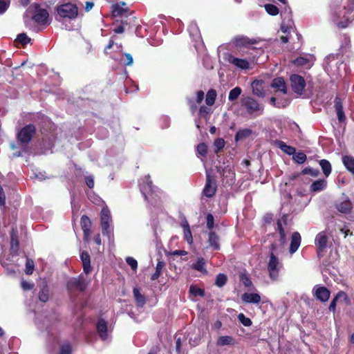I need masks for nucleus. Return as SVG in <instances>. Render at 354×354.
Instances as JSON below:
<instances>
[{"label":"nucleus","instance_id":"44","mask_svg":"<svg viewBox=\"0 0 354 354\" xmlns=\"http://www.w3.org/2000/svg\"><path fill=\"white\" fill-rule=\"evenodd\" d=\"M264 8L267 13L272 16H276L279 12V8L274 4L267 3Z\"/></svg>","mask_w":354,"mask_h":354},{"label":"nucleus","instance_id":"2","mask_svg":"<svg viewBox=\"0 0 354 354\" xmlns=\"http://www.w3.org/2000/svg\"><path fill=\"white\" fill-rule=\"evenodd\" d=\"M57 19L59 21L64 19H74L77 17L78 9L75 4L64 3L57 8Z\"/></svg>","mask_w":354,"mask_h":354},{"label":"nucleus","instance_id":"12","mask_svg":"<svg viewBox=\"0 0 354 354\" xmlns=\"http://www.w3.org/2000/svg\"><path fill=\"white\" fill-rule=\"evenodd\" d=\"M288 224V215L284 214L281 216V218L278 219L277 221V228L276 230L279 233V241L281 245L285 244L286 242V234L283 228V225H287Z\"/></svg>","mask_w":354,"mask_h":354},{"label":"nucleus","instance_id":"7","mask_svg":"<svg viewBox=\"0 0 354 354\" xmlns=\"http://www.w3.org/2000/svg\"><path fill=\"white\" fill-rule=\"evenodd\" d=\"M290 86L292 91L299 95H301L306 86L304 78L297 74H292L290 76Z\"/></svg>","mask_w":354,"mask_h":354},{"label":"nucleus","instance_id":"15","mask_svg":"<svg viewBox=\"0 0 354 354\" xmlns=\"http://www.w3.org/2000/svg\"><path fill=\"white\" fill-rule=\"evenodd\" d=\"M227 60L230 64L241 70H247L250 68V63L245 59L237 58L232 55H229Z\"/></svg>","mask_w":354,"mask_h":354},{"label":"nucleus","instance_id":"38","mask_svg":"<svg viewBox=\"0 0 354 354\" xmlns=\"http://www.w3.org/2000/svg\"><path fill=\"white\" fill-rule=\"evenodd\" d=\"M91 221L86 215H83L80 219V225L82 231H91Z\"/></svg>","mask_w":354,"mask_h":354},{"label":"nucleus","instance_id":"26","mask_svg":"<svg viewBox=\"0 0 354 354\" xmlns=\"http://www.w3.org/2000/svg\"><path fill=\"white\" fill-rule=\"evenodd\" d=\"M206 261L204 258L198 257L196 262L194 263L191 268L193 270H197L203 274H207L208 272L205 268Z\"/></svg>","mask_w":354,"mask_h":354},{"label":"nucleus","instance_id":"61","mask_svg":"<svg viewBox=\"0 0 354 354\" xmlns=\"http://www.w3.org/2000/svg\"><path fill=\"white\" fill-rule=\"evenodd\" d=\"M210 113V109L205 106H201L199 109V115L202 117H205Z\"/></svg>","mask_w":354,"mask_h":354},{"label":"nucleus","instance_id":"49","mask_svg":"<svg viewBox=\"0 0 354 354\" xmlns=\"http://www.w3.org/2000/svg\"><path fill=\"white\" fill-rule=\"evenodd\" d=\"M225 142L223 138H217L214 140L215 153H218L225 147Z\"/></svg>","mask_w":354,"mask_h":354},{"label":"nucleus","instance_id":"4","mask_svg":"<svg viewBox=\"0 0 354 354\" xmlns=\"http://www.w3.org/2000/svg\"><path fill=\"white\" fill-rule=\"evenodd\" d=\"M241 105L250 115L254 113H258V115H261L264 111L263 106H261L257 100L250 96L243 97L241 100Z\"/></svg>","mask_w":354,"mask_h":354},{"label":"nucleus","instance_id":"23","mask_svg":"<svg viewBox=\"0 0 354 354\" xmlns=\"http://www.w3.org/2000/svg\"><path fill=\"white\" fill-rule=\"evenodd\" d=\"M330 295V292L329 290L324 286L317 288L315 292L316 298L322 302L328 301Z\"/></svg>","mask_w":354,"mask_h":354},{"label":"nucleus","instance_id":"36","mask_svg":"<svg viewBox=\"0 0 354 354\" xmlns=\"http://www.w3.org/2000/svg\"><path fill=\"white\" fill-rule=\"evenodd\" d=\"M277 145L283 152L288 155H292L296 151V149L294 147L289 146L283 141H278Z\"/></svg>","mask_w":354,"mask_h":354},{"label":"nucleus","instance_id":"25","mask_svg":"<svg viewBox=\"0 0 354 354\" xmlns=\"http://www.w3.org/2000/svg\"><path fill=\"white\" fill-rule=\"evenodd\" d=\"M219 236L214 231H209L208 233V243L209 245L214 250H220V243H219Z\"/></svg>","mask_w":354,"mask_h":354},{"label":"nucleus","instance_id":"57","mask_svg":"<svg viewBox=\"0 0 354 354\" xmlns=\"http://www.w3.org/2000/svg\"><path fill=\"white\" fill-rule=\"evenodd\" d=\"M308 62V59L305 58V57H297V59H295L293 62L294 64L296 65V66H304L306 65L307 63Z\"/></svg>","mask_w":354,"mask_h":354},{"label":"nucleus","instance_id":"51","mask_svg":"<svg viewBox=\"0 0 354 354\" xmlns=\"http://www.w3.org/2000/svg\"><path fill=\"white\" fill-rule=\"evenodd\" d=\"M239 279L245 287L250 288L252 286V282L250 278L245 274H241L239 275Z\"/></svg>","mask_w":354,"mask_h":354},{"label":"nucleus","instance_id":"29","mask_svg":"<svg viewBox=\"0 0 354 354\" xmlns=\"http://www.w3.org/2000/svg\"><path fill=\"white\" fill-rule=\"evenodd\" d=\"M327 185V182L324 179H319L314 181L310 187V190L313 192H317L324 190Z\"/></svg>","mask_w":354,"mask_h":354},{"label":"nucleus","instance_id":"59","mask_svg":"<svg viewBox=\"0 0 354 354\" xmlns=\"http://www.w3.org/2000/svg\"><path fill=\"white\" fill-rule=\"evenodd\" d=\"M34 285L25 280L21 281V287L24 290H30L33 288Z\"/></svg>","mask_w":354,"mask_h":354},{"label":"nucleus","instance_id":"55","mask_svg":"<svg viewBox=\"0 0 354 354\" xmlns=\"http://www.w3.org/2000/svg\"><path fill=\"white\" fill-rule=\"evenodd\" d=\"M10 6V0H0V15L4 13Z\"/></svg>","mask_w":354,"mask_h":354},{"label":"nucleus","instance_id":"60","mask_svg":"<svg viewBox=\"0 0 354 354\" xmlns=\"http://www.w3.org/2000/svg\"><path fill=\"white\" fill-rule=\"evenodd\" d=\"M338 299H339V298H338L337 295H336L335 296V297L333 299V300L331 301L330 306L328 307V309L330 311L333 312V313L335 311L337 301Z\"/></svg>","mask_w":354,"mask_h":354},{"label":"nucleus","instance_id":"34","mask_svg":"<svg viewBox=\"0 0 354 354\" xmlns=\"http://www.w3.org/2000/svg\"><path fill=\"white\" fill-rule=\"evenodd\" d=\"M182 227L183 229L185 239L187 241L188 243L192 244L193 243V237L188 222L185 221L182 225Z\"/></svg>","mask_w":354,"mask_h":354},{"label":"nucleus","instance_id":"47","mask_svg":"<svg viewBox=\"0 0 354 354\" xmlns=\"http://www.w3.org/2000/svg\"><path fill=\"white\" fill-rule=\"evenodd\" d=\"M16 40L18 43L24 46L27 44L30 43L31 39L26 33H20L17 35Z\"/></svg>","mask_w":354,"mask_h":354},{"label":"nucleus","instance_id":"14","mask_svg":"<svg viewBox=\"0 0 354 354\" xmlns=\"http://www.w3.org/2000/svg\"><path fill=\"white\" fill-rule=\"evenodd\" d=\"M344 12L343 13V16L341 18V20L336 24V26L340 29L347 28L354 19V15H353L352 10L351 9H346V8H344Z\"/></svg>","mask_w":354,"mask_h":354},{"label":"nucleus","instance_id":"10","mask_svg":"<svg viewBox=\"0 0 354 354\" xmlns=\"http://www.w3.org/2000/svg\"><path fill=\"white\" fill-rule=\"evenodd\" d=\"M35 14L32 19L38 24L44 25L47 24L49 17L48 12L44 8H40L38 3L34 4Z\"/></svg>","mask_w":354,"mask_h":354},{"label":"nucleus","instance_id":"28","mask_svg":"<svg viewBox=\"0 0 354 354\" xmlns=\"http://www.w3.org/2000/svg\"><path fill=\"white\" fill-rule=\"evenodd\" d=\"M121 4L122 5L116 3L112 6V15L113 17H122L128 11L127 8L123 7L126 6V3L124 2H122Z\"/></svg>","mask_w":354,"mask_h":354},{"label":"nucleus","instance_id":"53","mask_svg":"<svg viewBox=\"0 0 354 354\" xmlns=\"http://www.w3.org/2000/svg\"><path fill=\"white\" fill-rule=\"evenodd\" d=\"M238 319L239 322L245 326H250L252 324L251 319L248 317H246L243 313H240L238 315Z\"/></svg>","mask_w":354,"mask_h":354},{"label":"nucleus","instance_id":"5","mask_svg":"<svg viewBox=\"0 0 354 354\" xmlns=\"http://www.w3.org/2000/svg\"><path fill=\"white\" fill-rule=\"evenodd\" d=\"M36 133V127L29 124L24 126L17 134V139L21 144L29 143Z\"/></svg>","mask_w":354,"mask_h":354},{"label":"nucleus","instance_id":"54","mask_svg":"<svg viewBox=\"0 0 354 354\" xmlns=\"http://www.w3.org/2000/svg\"><path fill=\"white\" fill-rule=\"evenodd\" d=\"M319 173V170H317V169L314 170L311 167H309L304 168L301 172V174H304V175L310 174L313 177H317L318 176Z\"/></svg>","mask_w":354,"mask_h":354},{"label":"nucleus","instance_id":"24","mask_svg":"<svg viewBox=\"0 0 354 354\" xmlns=\"http://www.w3.org/2000/svg\"><path fill=\"white\" fill-rule=\"evenodd\" d=\"M242 300L245 303L259 304L261 301V296L258 293L245 292L242 295Z\"/></svg>","mask_w":354,"mask_h":354},{"label":"nucleus","instance_id":"33","mask_svg":"<svg viewBox=\"0 0 354 354\" xmlns=\"http://www.w3.org/2000/svg\"><path fill=\"white\" fill-rule=\"evenodd\" d=\"M165 266V263L162 260H158L156 266V271L155 272L151 274V281H156L157 280L160 275L162 274V270Z\"/></svg>","mask_w":354,"mask_h":354},{"label":"nucleus","instance_id":"13","mask_svg":"<svg viewBox=\"0 0 354 354\" xmlns=\"http://www.w3.org/2000/svg\"><path fill=\"white\" fill-rule=\"evenodd\" d=\"M233 44L236 48H248L250 46L257 44V40L250 39L245 36H236L232 40Z\"/></svg>","mask_w":354,"mask_h":354},{"label":"nucleus","instance_id":"9","mask_svg":"<svg viewBox=\"0 0 354 354\" xmlns=\"http://www.w3.org/2000/svg\"><path fill=\"white\" fill-rule=\"evenodd\" d=\"M327 243L328 237L325 232L323 231L317 234L315 243L317 248V256L319 259L324 255Z\"/></svg>","mask_w":354,"mask_h":354},{"label":"nucleus","instance_id":"40","mask_svg":"<svg viewBox=\"0 0 354 354\" xmlns=\"http://www.w3.org/2000/svg\"><path fill=\"white\" fill-rule=\"evenodd\" d=\"M38 297L39 301L43 303L48 301L49 299V289L46 285L40 290Z\"/></svg>","mask_w":354,"mask_h":354},{"label":"nucleus","instance_id":"56","mask_svg":"<svg viewBox=\"0 0 354 354\" xmlns=\"http://www.w3.org/2000/svg\"><path fill=\"white\" fill-rule=\"evenodd\" d=\"M126 261L133 270H136L137 269L138 262L135 259L129 257L126 259Z\"/></svg>","mask_w":354,"mask_h":354},{"label":"nucleus","instance_id":"30","mask_svg":"<svg viewBox=\"0 0 354 354\" xmlns=\"http://www.w3.org/2000/svg\"><path fill=\"white\" fill-rule=\"evenodd\" d=\"M336 207L341 213L347 214L351 211L353 205L351 201L347 199L337 204Z\"/></svg>","mask_w":354,"mask_h":354},{"label":"nucleus","instance_id":"1","mask_svg":"<svg viewBox=\"0 0 354 354\" xmlns=\"http://www.w3.org/2000/svg\"><path fill=\"white\" fill-rule=\"evenodd\" d=\"M88 286V282L82 274L77 277L71 278L66 283V288L71 297H76L78 293L83 292Z\"/></svg>","mask_w":354,"mask_h":354},{"label":"nucleus","instance_id":"20","mask_svg":"<svg viewBox=\"0 0 354 354\" xmlns=\"http://www.w3.org/2000/svg\"><path fill=\"white\" fill-rule=\"evenodd\" d=\"M301 242V237L298 232H295L291 236V241L289 248L290 254H292L297 252Z\"/></svg>","mask_w":354,"mask_h":354},{"label":"nucleus","instance_id":"3","mask_svg":"<svg viewBox=\"0 0 354 354\" xmlns=\"http://www.w3.org/2000/svg\"><path fill=\"white\" fill-rule=\"evenodd\" d=\"M141 192L145 199L151 205L156 206L160 202V196L159 192L156 190L151 181L147 182L145 185H142Z\"/></svg>","mask_w":354,"mask_h":354},{"label":"nucleus","instance_id":"41","mask_svg":"<svg viewBox=\"0 0 354 354\" xmlns=\"http://www.w3.org/2000/svg\"><path fill=\"white\" fill-rule=\"evenodd\" d=\"M189 292L191 295H192L194 297L200 296L201 297H203L205 295L204 289H202L195 285L190 286Z\"/></svg>","mask_w":354,"mask_h":354},{"label":"nucleus","instance_id":"8","mask_svg":"<svg viewBox=\"0 0 354 354\" xmlns=\"http://www.w3.org/2000/svg\"><path fill=\"white\" fill-rule=\"evenodd\" d=\"M111 221V213L108 209L103 208L101 211L100 225L102 233L104 236H110L111 229L110 223Z\"/></svg>","mask_w":354,"mask_h":354},{"label":"nucleus","instance_id":"62","mask_svg":"<svg viewBox=\"0 0 354 354\" xmlns=\"http://www.w3.org/2000/svg\"><path fill=\"white\" fill-rule=\"evenodd\" d=\"M85 181H86V185L89 187V188H93L94 187V180H93V176H86L85 177Z\"/></svg>","mask_w":354,"mask_h":354},{"label":"nucleus","instance_id":"21","mask_svg":"<svg viewBox=\"0 0 354 354\" xmlns=\"http://www.w3.org/2000/svg\"><path fill=\"white\" fill-rule=\"evenodd\" d=\"M335 108L337 113V116L339 122H344L346 116L343 110V104L341 98L336 97L335 98Z\"/></svg>","mask_w":354,"mask_h":354},{"label":"nucleus","instance_id":"43","mask_svg":"<svg viewBox=\"0 0 354 354\" xmlns=\"http://www.w3.org/2000/svg\"><path fill=\"white\" fill-rule=\"evenodd\" d=\"M242 89L239 86H236L235 88H232L228 95V99L230 101H234L236 100L239 95L241 94Z\"/></svg>","mask_w":354,"mask_h":354},{"label":"nucleus","instance_id":"22","mask_svg":"<svg viewBox=\"0 0 354 354\" xmlns=\"http://www.w3.org/2000/svg\"><path fill=\"white\" fill-rule=\"evenodd\" d=\"M133 295L135 299L136 306L139 308H142L147 303L146 297L141 294L140 289L138 287H134L133 289Z\"/></svg>","mask_w":354,"mask_h":354},{"label":"nucleus","instance_id":"19","mask_svg":"<svg viewBox=\"0 0 354 354\" xmlns=\"http://www.w3.org/2000/svg\"><path fill=\"white\" fill-rule=\"evenodd\" d=\"M107 322L102 318L99 319L96 324V330L100 337L102 340H105L107 339Z\"/></svg>","mask_w":354,"mask_h":354},{"label":"nucleus","instance_id":"6","mask_svg":"<svg viewBox=\"0 0 354 354\" xmlns=\"http://www.w3.org/2000/svg\"><path fill=\"white\" fill-rule=\"evenodd\" d=\"M281 267L282 265L280 263L278 257L272 252H271L267 268L269 273V277L272 280H277L279 270Z\"/></svg>","mask_w":354,"mask_h":354},{"label":"nucleus","instance_id":"42","mask_svg":"<svg viewBox=\"0 0 354 354\" xmlns=\"http://www.w3.org/2000/svg\"><path fill=\"white\" fill-rule=\"evenodd\" d=\"M292 159L294 161H295L297 164H303L304 162H306L307 159L306 155L303 151H299V152H295V153L292 154Z\"/></svg>","mask_w":354,"mask_h":354},{"label":"nucleus","instance_id":"63","mask_svg":"<svg viewBox=\"0 0 354 354\" xmlns=\"http://www.w3.org/2000/svg\"><path fill=\"white\" fill-rule=\"evenodd\" d=\"M124 56L126 59V62H124L125 66H131L133 64V59L131 54L129 53H124Z\"/></svg>","mask_w":354,"mask_h":354},{"label":"nucleus","instance_id":"52","mask_svg":"<svg viewBox=\"0 0 354 354\" xmlns=\"http://www.w3.org/2000/svg\"><path fill=\"white\" fill-rule=\"evenodd\" d=\"M206 227L209 231H212V229L214 226V218L213 215L210 213H208L206 215Z\"/></svg>","mask_w":354,"mask_h":354},{"label":"nucleus","instance_id":"31","mask_svg":"<svg viewBox=\"0 0 354 354\" xmlns=\"http://www.w3.org/2000/svg\"><path fill=\"white\" fill-rule=\"evenodd\" d=\"M236 342L233 337L224 335L218 337L216 342V344L218 346H234L235 345Z\"/></svg>","mask_w":354,"mask_h":354},{"label":"nucleus","instance_id":"37","mask_svg":"<svg viewBox=\"0 0 354 354\" xmlns=\"http://www.w3.org/2000/svg\"><path fill=\"white\" fill-rule=\"evenodd\" d=\"M217 93L216 90L214 89H209L207 94L205 97V102L208 106H212L215 103L216 97Z\"/></svg>","mask_w":354,"mask_h":354},{"label":"nucleus","instance_id":"58","mask_svg":"<svg viewBox=\"0 0 354 354\" xmlns=\"http://www.w3.org/2000/svg\"><path fill=\"white\" fill-rule=\"evenodd\" d=\"M337 295L339 299L342 298L343 300L345 301V303L347 305L350 304V299L346 292H345L344 291L340 290L337 293Z\"/></svg>","mask_w":354,"mask_h":354},{"label":"nucleus","instance_id":"50","mask_svg":"<svg viewBox=\"0 0 354 354\" xmlns=\"http://www.w3.org/2000/svg\"><path fill=\"white\" fill-rule=\"evenodd\" d=\"M196 152L202 156H205L207 153V146L205 143H199L196 147Z\"/></svg>","mask_w":354,"mask_h":354},{"label":"nucleus","instance_id":"48","mask_svg":"<svg viewBox=\"0 0 354 354\" xmlns=\"http://www.w3.org/2000/svg\"><path fill=\"white\" fill-rule=\"evenodd\" d=\"M35 268L34 261L29 258L26 259L25 272L26 274L30 275L32 274Z\"/></svg>","mask_w":354,"mask_h":354},{"label":"nucleus","instance_id":"11","mask_svg":"<svg viewBox=\"0 0 354 354\" xmlns=\"http://www.w3.org/2000/svg\"><path fill=\"white\" fill-rule=\"evenodd\" d=\"M216 189L217 185L215 179L210 174H207L205 185L203 189V194L207 198H212L215 195Z\"/></svg>","mask_w":354,"mask_h":354},{"label":"nucleus","instance_id":"32","mask_svg":"<svg viewBox=\"0 0 354 354\" xmlns=\"http://www.w3.org/2000/svg\"><path fill=\"white\" fill-rule=\"evenodd\" d=\"M342 162L346 169L354 175V157L351 156H344Z\"/></svg>","mask_w":354,"mask_h":354},{"label":"nucleus","instance_id":"18","mask_svg":"<svg viewBox=\"0 0 354 354\" xmlns=\"http://www.w3.org/2000/svg\"><path fill=\"white\" fill-rule=\"evenodd\" d=\"M80 259L82 262L84 272L86 274H90L93 270V268L91 265V257L88 252L86 251L82 252L80 254Z\"/></svg>","mask_w":354,"mask_h":354},{"label":"nucleus","instance_id":"39","mask_svg":"<svg viewBox=\"0 0 354 354\" xmlns=\"http://www.w3.org/2000/svg\"><path fill=\"white\" fill-rule=\"evenodd\" d=\"M252 134V130L250 129H243L239 130L235 135L236 141L241 140L248 138Z\"/></svg>","mask_w":354,"mask_h":354},{"label":"nucleus","instance_id":"64","mask_svg":"<svg viewBox=\"0 0 354 354\" xmlns=\"http://www.w3.org/2000/svg\"><path fill=\"white\" fill-rule=\"evenodd\" d=\"M204 98V92L203 91H198L196 93V102L201 104Z\"/></svg>","mask_w":354,"mask_h":354},{"label":"nucleus","instance_id":"27","mask_svg":"<svg viewBox=\"0 0 354 354\" xmlns=\"http://www.w3.org/2000/svg\"><path fill=\"white\" fill-rule=\"evenodd\" d=\"M271 86L277 88L284 94L287 93L286 84L283 77L274 78L272 82Z\"/></svg>","mask_w":354,"mask_h":354},{"label":"nucleus","instance_id":"17","mask_svg":"<svg viewBox=\"0 0 354 354\" xmlns=\"http://www.w3.org/2000/svg\"><path fill=\"white\" fill-rule=\"evenodd\" d=\"M264 82L263 80H256L251 84L252 93L259 97H264L266 92L263 88Z\"/></svg>","mask_w":354,"mask_h":354},{"label":"nucleus","instance_id":"35","mask_svg":"<svg viewBox=\"0 0 354 354\" xmlns=\"http://www.w3.org/2000/svg\"><path fill=\"white\" fill-rule=\"evenodd\" d=\"M319 165L322 169L324 174L328 177L332 171V167L330 162L326 159H322L319 161Z\"/></svg>","mask_w":354,"mask_h":354},{"label":"nucleus","instance_id":"45","mask_svg":"<svg viewBox=\"0 0 354 354\" xmlns=\"http://www.w3.org/2000/svg\"><path fill=\"white\" fill-rule=\"evenodd\" d=\"M227 281V275L223 273H220L216 276L215 285L219 288H221L226 284Z\"/></svg>","mask_w":354,"mask_h":354},{"label":"nucleus","instance_id":"16","mask_svg":"<svg viewBox=\"0 0 354 354\" xmlns=\"http://www.w3.org/2000/svg\"><path fill=\"white\" fill-rule=\"evenodd\" d=\"M19 249L18 232L12 229L10 232V252L13 255H17Z\"/></svg>","mask_w":354,"mask_h":354},{"label":"nucleus","instance_id":"46","mask_svg":"<svg viewBox=\"0 0 354 354\" xmlns=\"http://www.w3.org/2000/svg\"><path fill=\"white\" fill-rule=\"evenodd\" d=\"M72 346L69 342L62 344L57 354H72Z\"/></svg>","mask_w":354,"mask_h":354}]
</instances>
